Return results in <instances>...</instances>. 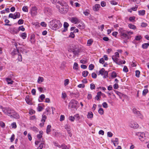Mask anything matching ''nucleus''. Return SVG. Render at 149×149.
Instances as JSON below:
<instances>
[{"label":"nucleus","instance_id":"10","mask_svg":"<svg viewBox=\"0 0 149 149\" xmlns=\"http://www.w3.org/2000/svg\"><path fill=\"white\" fill-rule=\"evenodd\" d=\"M132 128H137L139 127V125L136 123L134 122H132L129 125Z\"/></svg>","mask_w":149,"mask_h":149},{"label":"nucleus","instance_id":"23","mask_svg":"<svg viewBox=\"0 0 149 149\" xmlns=\"http://www.w3.org/2000/svg\"><path fill=\"white\" fill-rule=\"evenodd\" d=\"M30 129L36 132H37L39 131V130L38 129V128L35 126L31 127Z\"/></svg>","mask_w":149,"mask_h":149},{"label":"nucleus","instance_id":"53","mask_svg":"<svg viewBox=\"0 0 149 149\" xmlns=\"http://www.w3.org/2000/svg\"><path fill=\"white\" fill-rule=\"evenodd\" d=\"M95 86L93 84H90V88L91 90H93L95 89Z\"/></svg>","mask_w":149,"mask_h":149},{"label":"nucleus","instance_id":"62","mask_svg":"<svg viewBox=\"0 0 149 149\" xmlns=\"http://www.w3.org/2000/svg\"><path fill=\"white\" fill-rule=\"evenodd\" d=\"M75 119L74 117H73L72 116H70L69 117V119L71 121H73L74 120V119Z\"/></svg>","mask_w":149,"mask_h":149},{"label":"nucleus","instance_id":"1","mask_svg":"<svg viewBox=\"0 0 149 149\" xmlns=\"http://www.w3.org/2000/svg\"><path fill=\"white\" fill-rule=\"evenodd\" d=\"M49 26L52 29L56 30L61 28L62 26V24L60 21L55 19L50 21L49 23Z\"/></svg>","mask_w":149,"mask_h":149},{"label":"nucleus","instance_id":"61","mask_svg":"<svg viewBox=\"0 0 149 149\" xmlns=\"http://www.w3.org/2000/svg\"><path fill=\"white\" fill-rule=\"evenodd\" d=\"M39 98L42 101L45 98V96L44 94H42L40 95Z\"/></svg>","mask_w":149,"mask_h":149},{"label":"nucleus","instance_id":"52","mask_svg":"<svg viewBox=\"0 0 149 149\" xmlns=\"http://www.w3.org/2000/svg\"><path fill=\"white\" fill-rule=\"evenodd\" d=\"M111 141L112 143H114V142H116V144L118 145V139L117 138H116L115 139V140H111Z\"/></svg>","mask_w":149,"mask_h":149},{"label":"nucleus","instance_id":"22","mask_svg":"<svg viewBox=\"0 0 149 149\" xmlns=\"http://www.w3.org/2000/svg\"><path fill=\"white\" fill-rule=\"evenodd\" d=\"M149 46L148 44L147 43H145L143 44L142 45V47L143 49H146Z\"/></svg>","mask_w":149,"mask_h":149},{"label":"nucleus","instance_id":"31","mask_svg":"<svg viewBox=\"0 0 149 149\" xmlns=\"http://www.w3.org/2000/svg\"><path fill=\"white\" fill-rule=\"evenodd\" d=\"M44 80L43 78L42 77H39L38 80V82L39 83H40L43 81Z\"/></svg>","mask_w":149,"mask_h":149},{"label":"nucleus","instance_id":"59","mask_svg":"<svg viewBox=\"0 0 149 149\" xmlns=\"http://www.w3.org/2000/svg\"><path fill=\"white\" fill-rule=\"evenodd\" d=\"M91 75H92V77L93 78H94V79H95V78H96L97 77V75L96 74H95V73L93 72V73H92Z\"/></svg>","mask_w":149,"mask_h":149},{"label":"nucleus","instance_id":"33","mask_svg":"<svg viewBox=\"0 0 149 149\" xmlns=\"http://www.w3.org/2000/svg\"><path fill=\"white\" fill-rule=\"evenodd\" d=\"M18 60L19 61H21L22 60V56L21 55V54L19 53L18 54Z\"/></svg>","mask_w":149,"mask_h":149},{"label":"nucleus","instance_id":"16","mask_svg":"<svg viewBox=\"0 0 149 149\" xmlns=\"http://www.w3.org/2000/svg\"><path fill=\"white\" fill-rule=\"evenodd\" d=\"M14 19H15L17 18H19L20 16V13L19 12H15L14 14Z\"/></svg>","mask_w":149,"mask_h":149},{"label":"nucleus","instance_id":"42","mask_svg":"<svg viewBox=\"0 0 149 149\" xmlns=\"http://www.w3.org/2000/svg\"><path fill=\"white\" fill-rule=\"evenodd\" d=\"M123 71L125 72H127L128 71V69L126 66H124L123 69Z\"/></svg>","mask_w":149,"mask_h":149},{"label":"nucleus","instance_id":"35","mask_svg":"<svg viewBox=\"0 0 149 149\" xmlns=\"http://www.w3.org/2000/svg\"><path fill=\"white\" fill-rule=\"evenodd\" d=\"M22 10L24 12H28V7L27 6H24L22 8Z\"/></svg>","mask_w":149,"mask_h":149},{"label":"nucleus","instance_id":"3","mask_svg":"<svg viewBox=\"0 0 149 149\" xmlns=\"http://www.w3.org/2000/svg\"><path fill=\"white\" fill-rule=\"evenodd\" d=\"M70 50L74 54L73 57H75V55H78L79 52V49L77 45H73L70 47Z\"/></svg>","mask_w":149,"mask_h":149},{"label":"nucleus","instance_id":"47","mask_svg":"<svg viewBox=\"0 0 149 149\" xmlns=\"http://www.w3.org/2000/svg\"><path fill=\"white\" fill-rule=\"evenodd\" d=\"M116 73L114 71L111 74V77L113 78H115L116 77Z\"/></svg>","mask_w":149,"mask_h":149},{"label":"nucleus","instance_id":"39","mask_svg":"<svg viewBox=\"0 0 149 149\" xmlns=\"http://www.w3.org/2000/svg\"><path fill=\"white\" fill-rule=\"evenodd\" d=\"M135 76H136V77H139L140 76V71L139 70H136L135 71Z\"/></svg>","mask_w":149,"mask_h":149},{"label":"nucleus","instance_id":"49","mask_svg":"<svg viewBox=\"0 0 149 149\" xmlns=\"http://www.w3.org/2000/svg\"><path fill=\"white\" fill-rule=\"evenodd\" d=\"M37 109L38 111H41L43 110V108L41 106H38Z\"/></svg>","mask_w":149,"mask_h":149},{"label":"nucleus","instance_id":"18","mask_svg":"<svg viewBox=\"0 0 149 149\" xmlns=\"http://www.w3.org/2000/svg\"><path fill=\"white\" fill-rule=\"evenodd\" d=\"M51 126L50 125H48L46 129V133L47 134H49L51 130Z\"/></svg>","mask_w":149,"mask_h":149},{"label":"nucleus","instance_id":"12","mask_svg":"<svg viewBox=\"0 0 149 149\" xmlns=\"http://www.w3.org/2000/svg\"><path fill=\"white\" fill-rule=\"evenodd\" d=\"M100 7V5L99 4H97L95 5L93 8V9L95 11H98Z\"/></svg>","mask_w":149,"mask_h":149},{"label":"nucleus","instance_id":"17","mask_svg":"<svg viewBox=\"0 0 149 149\" xmlns=\"http://www.w3.org/2000/svg\"><path fill=\"white\" fill-rule=\"evenodd\" d=\"M6 80L8 84H13L14 81L12 80L11 78H6Z\"/></svg>","mask_w":149,"mask_h":149},{"label":"nucleus","instance_id":"57","mask_svg":"<svg viewBox=\"0 0 149 149\" xmlns=\"http://www.w3.org/2000/svg\"><path fill=\"white\" fill-rule=\"evenodd\" d=\"M15 139V135L14 134H13L10 138V141L13 142Z\"/></svg>","mask_w":149,"mask_h":149},{"label":"nucleus","instance_id":"58","mask_svg":"<svg viewBox=\"0 0 149 149\" xmlns=\"http://www.w3.org/2000/svg\"><path fill=\"white\" fill-rule=\"evenodd\" d=\"M102 105L103 107L104 108H107L108 107L107 104L106 102H103Z\"/></svg>","mask_w":149,"mask_h":149},{"label":"nucleus","instance_id":"32","mask_svg":"<svg viewBox=\"0 0 149 149\" xmlns=\"http://www.w3.org/2000/svg\"><path fill=\"white\" fill-rule=\"evenodd\" d=\"M105 70V69L104 68H102L100 70L99 72V74H101L102 75H103Z\"/></svg>","mask_w":149,"mask_h":149},{"label":"nucleus","instance_id":"46","mask_svg":"<svg viewBox=\"0 0 149 149\" xmlns=\"http://www.w3.org/2000/svg\"><path fill=\"white\" fill-rule=\"evenodd\" d=\"M69 26V24L67 22H65L64 23L63 26L64 28H66L68 29V28Z\"/></svg>","mask_w":149,"mask_h":149},{"label":"nucleus","instance_id":"21","mask_svg":"<svg viewBox=\"0 0 149 149\" xmlns=\"http://www.w3.org/2000/svg\"><path fill=\"white\" fill-rule=\"evenodd\" d=\"M93 114L92 112H89L88 113L87 115V117L88 118H91L93 117Z\"/></svg>","mask_w":149,"mask_h":149},{"label":"nucleus","instance_id":"34","mask_svg":"<svg viewBox=\"0 0 149 149\" xmlns=\"http://www.w3.org/2000/svg\"><path fill=\"white\" fill-rule=\"evenodd\" d=\"M78 66V64L76 63H74L73 65V69L77 70H78V68H77Z\"/></svg>","mask_w":149,"mask_h":149},{"label":"nucleus","instance_id":"36","mask_svg":"<svg viewBox=\"0 0 149 149\" xmlns=\"http://www.w3.org/2000/svg\"><path fill=\"white\" fill-rule=\"evenodd\" d=\"M98 113L101 115H102L104 114V111L102 108H100L98 110Z\"/></svg>","mask_w":149,"mask_h":149},{"label":"nucleus","instance_id":"45","mask_svg":"<svg viewBox=\"0 0 149 149\" xmlns=\"http://www.w3.org/2000/svg\"><path fill=\"white\" fill-rule=\"evenodd\" d=\"M24 21L22 19H19L18 21V24H22L24 23Z\"/></svg>","mask_w":149,"mask_h":149},{"label":"nucleus","instance_id":"29","mask_svg":"<svg viewBox=\"0 0 149 149\" xmlns=\"http://www.w3.org/2000/svg\"><path fill=\"white\" fill-rule=\"evenodd\" d=\"M20 36L23 39H25L27 35L25 32L22 33L20 35Z\"/></svg>","mask_w":149,"mask_h":149},{"label":"nucleus","instance_id":"19","mask_svg":"<svg viewBox=\"0 0 149 149\" xmlns=\"http://www.w3.org/2000/svg\"><path fill=\"white\" fill-rule=\"evenodd\" d=\"M43 132L41 130L39 131V134L37 135V138L39 139H41L42 137V135L43 134Z\"/></svg>","mask_w":149,"mask_h":149},{"label":"nucleus","instance_id":"41","mask_svg":"<svg viewBox=\"0 0 149 149\" xmlns=\"http://www.w3.org/2000/svg\"><path fill=\"white\" fill-rule=\"evenodd\" d=\"M94 68V65L93 64H91L89 66V69L90 70H93Z\"/></svg>","mask_w":149,"mask_h":149},{"label":"nucleus","instance_id":"7","mask_svg":"<svg viewBox=\"0 0 149 149\" xmlns=\"http://www.w3.org/2000/svg\"><path fill=\"white\" fill-rule=\"evenodd\" d=\"M119 57V54L118 52H116L115 53V55L113 56L112 58L113 61L116 63L118 64V58Z\"/></svg>","mask_w":149,"mask_h":149},{"label":"nucleus","instance_id":"2","mask_svg":"<svg viewBox=\"0 0 149 149\" xmlns=\"http://www.w3.org/2000/svg\"><path fill=\"white\" fill-rule=\"evenodd\" d=\"M56 6L57 8L59 9V11L61 13L65 14L68 11V6L64 2H61Z\"/></svg>","mask_w":149,"mask_h":149},{"label":"nucleus","instance_id":"13","mask_svg":"<svg viewBox=\"0 0 149 149\" xmlns=\"http://www.w3.org/2000/svg\"><path fill=\"white\" fill-rule=\"evenodd\" d=\"M19 51L18 49H14L13 50L11 53V54L13 56L16 55L17 54L19 53Z\"/></svg>","mask_w":149,"mask_h":149},{"label":"nucleus","instance_id":"38","mask_svg":"<svg viewBox=\"0 0 149 149\" xmlns=\"http://www.w3.org/2000/svg\"><path fill=\"white\" fill-rule=\"evenodd\" d=\"M148 92V89H144L143 91L142 95H145Z\"/></svg>","mask_w":149,"mask_h":149},{"label":"nucleus","instance_id":"44","mask_svg":"<svg viewBox=\"0 0 149 149\" xmlns=\"http://www.w3.org/2000/svg\"><path fill=\"white\" fill-rule=\"evenodd\" d=\"M138 135H139L140 137H141V138H143V136H144L145 135V133L143 132L142 133L141 132H138Z\"/></svg>","mask_w":149,"mask_h":149},{"label":"nucleus","instance_id":"40","mask_svg":"<svg viewBox=\"0 0 149 149\" xmlns=\"http://www.w3.org/2000/svg\"><path fill=\"white\" fill-rule=\"evenodd\" d=\"M142 38L141 36H137L135 37V40H136L139 41Z\"/></svg>","mask_w":149,"mask_h":149},{"label":"nucleus","instance_id":"6","mask_svg":"<svg viewBox=\"0 0 149 149\" xmlns=\"http://www.w3.org/2000/svg\"><path fill=\"white\" fill-rule=\"evenodd\" d=\"M2 111L6 114H7L8 116H10L12 113H13L14 110L9 107H6L2 108Z\"/></svg>","mask_w":149,"mask_h":149},{"label":"nucleus","instance_id":"27","mask_svg":"<svg viewBox=\"0 0 149 149\" xmlns=\"http://www.w3.org/2000/svg\"><path fill=\"white\" fill-rule=\"evenodd\" d=\"M135 16L130 17H129V20L130 21L133 22H135Z\"/></svg>","mask_w":149,"mask_h":149},{"label":"nucleus","instance_id":"8","mask_svg":"<svg viewBox=\"0 0 149 149\" xmlns=\"http://www.w3.org/2000/svg\"><path fill=\"white\" fill-rule=\"evenodd\" d=\"M25 100L26 101V103L29 105H31L32 104V100L29 96V95H27L26 96L25 98Z\"/></svg>","mask_w":149,"mask_h":149},{"label":"nucleus","instance_id":"24","mask_svg":"<svg viewBox=\"0 0 149 149\" xmlns=\"http://www.w3.org/2000/svg\"><path fill=\"white\" fill-rule=\"evenodd\" d=\"M88 73V72L87 70L84 71L82 73V76L84 77H86L87 76Z\"/></svg>","mask_w":149,"mask_h":149},{"label":"nucleus","instance_id":"43","mask_svg":"<svg viewBox=\"0 0 149 149\" xmlns=\"http://www.w3.org/2000/svg\"><path fill=\"white\" fill-rule=\"evenodd\" d=\"M13 31L14 33L16 34H17L19 32L18 29H17L15 28L13 29Z\"/></svg>","mask_w":149,"mask_h":149},{"label":"nucleus","instance_id":"30","mask_svg":"<svg viewBox=\"0 0 149 149\" xmlns=\"http://www.w3.org/2000/svg\"><path fill=\"white\" fill-rule=\"evenodd\" d=\"M47 117L45 115H44V113L42 116V118L41 120V122H44L45 121V120L46 119Z\"/></svg>","mask_w":149,"mask_h":149},{"label":"nucleus","instance_id":"64","mask_svg":"<svg viewBox=\"0 0 149 149\" xmlns=\"http://www.w3.org/2000/svg\"><path fill=\"white\" fill-rule=\"evenodd\" d=\"M43 145L44 143H40L39 146L38 147V149H42L43 147Z\"/></svg>","mask_w":149,"mask_h":149},{"label":"nucleus","instance_id":"55","mask_svg":"<svg viewBox=\"0 0 149 149\" xmlns=\"http://www.w3.org/2000/svg\"><path fill=\"white\" fill-rule=\"evenodd\" d=\"M65 127L67 130H70V126L68 125H65Z\"/></svg>","mask_w":149,"mask_h":149},{"label":"nucleus","instance_id":"9","mask_svg":"<svg viewBox=\"0 0 149 149\" xmlns=\"http://www.w3.org/2000/svg\"><path fill=\"white\" fill-rule=\"evenodd\" d=\"M18 114L14 110L13 113H12L11 115H10V117L11 118H19Z\"/></svg>","mask_w":149,"mask_h":149},{"label":"nucleus","instance_id":"63","mask_svg":"<svg viewBox=\"0 0 149 149\" xmlns=\"http://www.w3.org/2000/svg\"><path fill=\"white\" fill-rule=\"evenodd\" d=\"M99 62L100 63L103 64L104 63V59L103 58H101L100 59Z\"/></svg>","mask_w":149,"mask_h":149},{"label":"nucleus","instance_id":"20","mask_svg":"<svg viewBox=\"0 0 149 149\" xmlns=\"http://www.w3.org/2000/svg\"><path fill=\"white\" fill-rule=\"evenodd\" d=\"M145 10H140L138 11V13L139 15L143 16L145 14Z\"/></svg>","mask_w":149,"mask_h":149},{"label":"nucleus","instance_id":"51","mask_svg":"<svg viewBox=\"0 0 149 149\" xmlns=\"http://www.w3.org/2000/svg\"><path fill=\"white\" fill-rule=\"evenodd\" d=\"M11 125L12 128H16L17 127V125L15 122L12 123Z\"/></svg>","mask_w":149,"mask_h":149},{"label":"nucleus","instance_id":"60","mask_svg":"<svg viewBox=\"0 0 149 149\" xmlns=\"http://www.w3.org/2000/svg\"><path fill=\"white\" fill-rule=\"evenodd\" d=\"M0 126L1 127L4 128L5 126V124L3 122L1 121L0 122Z\"/></svg>","mask_w":149,"mask_h":149},{"label":"nucleus","instance_id":"15","mask_svg":"<svg viewBox=\"0 0 149 149\" xmlns=\"http://www.w3.org/2000/svg\"><path fill=\"white\" fill-rule=\"evenodd\" d=\"M35 35L34 34H32L31 35L30 41L32 44H33L35 42Z\"/></svg>","mask_w":149,"mask_h":149},{"label":"nucleus","instance_id":"25","mask_svg":"<svg viewBox=\"0 0 149 149\" xmlns=\"http://www.w3.org/2000/svg\"><path fill=\"white\" fill-rule=\"evenodd\" d=\"M128 26L130 29H133L134 30L136 29V26L135 25L132 24H129L128 25Z\"/></svg>","mask_w":149,"mask_h":149},{"label":"nucleus","instance_id":"28","mask_svg":"<svg viewBox=\"0 0 149 149\" xmlns=\"http://www.w3.org/2000/svg\"><path fill=\"white\" fill-rule=\"evenodd\" d=\"M4 22L6 23L4 24L5 26H11V24H8L10 22V21L9 20L5 19Z\"/></svg>","mask_w":149,"mask_h":149},{"label":"nucleus","instance_id":"48","mask_svg":"<svg viewBox=\"0 0 149 149\" xmlns=\"http://www.w3.org/2000/svg\"><path fill=\"white\" fill-rule=\"evenodd\" d=\"M93 42L92 39H89L88 40L87 43L89 46H90L92 44Z\"/></svg>","mask_w":149,"mask_h":149},{"label":"nucleus","instance_id":"50","mask_svg":"<svg viewBox=\"0 0 149 149\" xmlns=\"http://www.w3.org/2000/svg\"><path fill=\"white\" fill-rule=\"evenodd\" d=\"M148 26L147 24L144 23V22H142L141 23V26L143 27H145Z\"/></svg>","mask_w":149,"mask_h":149},{"label":"nucleus","instance_id":"5","mask_svg":"<svg viewBox=\"0 0 149 149\" xmlns=\"http://www.w3.org/2000/svg\"><path fill=\"white\" fill-rule=\"evenodd\" d=\"M78 102L74 100H71L68 104V107H71V108H74L77 109L78 107Z\"/></svg>","mask_w":149,"mask_h":149},{"label":"nucleus","instance_id":"11","mask_svg":"<svg viewBox=\"0 0 149 149\" xmlns=\"http://www.w3.org/2000/svg\"><path fill=\"white\" fill-rule=\"evenodd\" d=\"M103 94L105 95L104 94L102 93L100 91L97 92V95L95 97V99H96L97 100H99L101 98V95H102Z\"/></svg>","mask_w":149,"mask_h":149},{"label":"nucleus","instance_id":"54","mask_svg":"<svg viewBox=\"0 0 149 149\" xmlns=\"http://www.w3.org/2000/svg\"><path fill=\"white\" fill-rule=\"evenodd\" d=\"M73 32H71L70 33V34L69 36V37H71L72 38H74L75 37V35L74 34Z\"/></svg>","mask_w":149,"mask_h":149},{"label":"nucleus","instance_id":"26","mask_svg":"<svg viewBox=\"0 0 149 149\" xmlns=\"http://www.w3.org/2000/svg\"><path fill=\"white\" fill-rule=\"evenodd\" d=\"M51 1L53 3H58L60 4L62 2L61 0H51Z\"/></svg>","mask_w":149,"mask_h":149},{"label":"nucleus","instance_id":"56","mask_svg":"<svg viewBox=\"0 0 149 149\" xmlns=\"http://www.w3.org/2000/svg\"><path fill=\"white\" fill-rule=\"evenodd\" d=\"M69 83V80L68 79H66L64 81V85L65 86H66L68 85Z\"/></svg>","mask_w":149,"mask_h":149},{"label":"nucleus","instance_id":"37","mask_svg":"<svg viewBox=\"0 0 149 149\" xmlns=\"http://www.w3.org/2000/svg\"><path fill=\"white\" fill-rule=\"evenodd\" d=\"M18 30H19V31H25V29L24 27L23 26H21L19 27L18 28Z\"/></svg>","mask_w":149,"mask_h":149},{"label":"nucleus","instance_id":"4","mask_svg":"<svg viewBox=\"0 0 149 149\" xmlns=\"http://www.w3.org/2000/svg\"><path fill=\"white\" fill-rule=\"evenodd\" d=\"M127 34H130L131 35L133 34V32L131 31H126V33H123L122 32V38L124 39L123 42V43H126L127 42V40L131 38V37L129 36Z\"/></svg>","mask_w":149,"mask_h":149},{"label":"nucleus","instance_id":"14","mask_svg":"<svg viewBox=\"0 0 149 149\" xmlns=\"http://www.w3.org/2000/svg\"><path fill=\"white\" fill-rule=\"evenodd\" d=\"M71 21L72 23H74L75 24L79 23V20L76 17H72L71 18Z\"/></svg>","mask_w":149,"mask_h":149}]
</instances>
